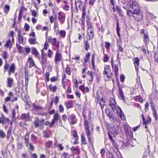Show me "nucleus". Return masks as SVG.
Segmentation results:
<instances>
[{"label":"nucleus","instance_id":"nucleus-13","mask_svg":"<svg viewBox=\"0 0 158 158\" xmlns=\"http://www.w3.org/2000/svg\"><path fill=\"white\" fill-rule=\"evenodd\" d=\"M15 69V67L14 64L12 63L8 71L9 74L10 75L11 73L14 74Z\"/></svg>","mask_w":158,"mask_h":158},{"label":"nucleus","instance_id":"nucleus-39","mask_svg":"<svg viewBox=\"0 0 158 158\" xmlns=\"http://www.w3.org/2000/svg\"><path fill=\"white\" fill-rule=\"evenodd\" d=\"M54 23L53 28L55 31L56 29H58L59 27V23L57 21H55Z\"/></svg>","mask_w":158,"mask_h":158},{"label":"nucleus","instance_id":"nucleus-55","mask_svg":"<svg viewBox=\"0 0 158 158\" xmlns=\"http://www.w3.org/2000/svg\"><path fill=\"white\" fill-rule=\"evenodd\" d=\"M50 75V73L48 72L46 73L45 74V76L46 79V81H48L49 80V76Z\"/></svg>","mask_w":158,"mask_h":158},{"label":"nucleus","instance_id":"nucleus-50","mask_svg":"<svg viewBox=\"0 0 158 158\" xmlns=\"http://www.w3.org/2000/svg\"><path fill=\"white\" fill-rule=\"evenodd\" d=\"M101 101H102V102H100L99 103V104H100L101 109L102 110L103 109V107L104 106V105H105V104H104V102L103 101V98H102L101 99Z\"/></svg>","mask_w":158,"mask_h":158},{"label":"nucleus","instance_id":"nucleus-24","mask_svg":"<svg viewBox=\"0 0 158 158\" xmlns=\"http://www.w3.org/2000/svg\"><path fill=\"white\" fill-rule=\"evenodd\" d=\"M12 126H10L7 131V139H9L10 138V137L12 131Z\"/></svg>","mask_w":158,"mask_h":158},{"label":"nucleus","instance_id":"nucleus-46","mask_svg":"<svg viewBox=\"0 0 158 158\" xmlns=\"http://www.w3.org/2000/svg\"><path fill=\"white\" fill-rule=\"evenodd\" d=\"M72 134L76 140L78 139V137L77 135V132L75 131H73V132Z\"/></svg>","mask_w":158,"mask_h":158},{"label":"nucleus","instance_id":"nucleus-1","mask_svg":"<svg viewBox=\"0 0 158 158\" xmlns=\"http://www.w3.org/2000/svg\"><path fill=\"white\" fill-rule=\"evenodd\" d=\"M84 124L88 139L90 142L91 140L90 136L92 135L93 132V125L91 122L88 121L86 119L85 120Z\"/></svg>","mask_w":158,"mask_h":158},{"label":"nucleus","instance_id":"nucleus-44","mask_svg":"<svg viewBox=\"0 0 158 158\" xmlns=\"http://www.w3.org/2000/svg\"><path fill=\"white\" fill-rule=\"evenodd\" d=\"M115 104H116V102L114 99H113L110 100V102L109 104V106L110 107Z\"/></svg>","mask_w":158,"mask_h":158},{"label":"nucleus","instance_id":"nucleus-47","mask_svg":"<svg viewBox=\"0 0 158 158\" xmlns=\"http://www.w3.org/2000/svg\"><path fill=\"white\" fill-rule=\"evenodd\" d=\"M21 97L24 101H25L27 100V96L26 94H25L24 95H23V94H22Z\"/></svg>","mask_w":158,"mask_h":158},{"label":"nucleus","instance_id":"nucleus-37","mask_svg":"<svg viewBox=\"0 0 158 158\" xmlns=\"http://www.w3.org/2000/svg\"><path fill=\"white\" fill-rule=\"evenodd\" d=\"M2 57L6 61L7 58H8V53L6 51L4 52L2 54Z\"/></svg>","mask_w":158,"mask_h":158},{"label":"nucleus","instance_id":"nucleus-53","mask_svg":"<svg viewBox=\"0 0 158 158\" xmlns=\"http://www.w3.org/2000/svg\"><path fill=\"white\" fill-rule=\"evenodd\" d=\"M48 46V43L47 41H46L44 45V49L45 50H47Z\"/></svg>","mask_w":158,"mask_h":158},{"label":"nucleus","instance_id":"nucleus-12","mask_svg":"<svg viewBox=\"0 0 158 158\" xmlns=\"http://www.w3.org/2000/svg\"><path fill=\"white\" fill-rule=\"evenodd\" d=\"M28 62L29 63V68H31L33 67H35L37 68V66L35 65V62L31 58H29L28 60Z\"/></svg>","mask_w":158,"mask_h":158},{"label":"nucleus","instance_id":"nucleus-23","mask_svg":"<svg viewBox=\"0 0 158 158\" xmlns=\"http://www.w3.org/2000/svg\"><path fill=\"white\" fill-rule=\"evenodd\" d=\"M16 47L18 49L19 52L23 53L24 51L25 48L21 46L18 44H16Z\"/></svg>","mask_w":158,"mask_h":158},{"label":"nucleus","instance_id":"nucleus-48","mask_svg":"<svg viewBox=\"0 0 158 158\" xmlns=\"http://www.w3.org/2000/svg\"><path fill=\"white\" fill-rule=\"evenodd\" d=\"M111 108L114 111L116 110V112L118 108H120L118 106H116V104L111 106Z\"/></svg>","mask_w":158,"mask_h":158},{"label":"nucleus","instance_id":"nucleus-14","mask_svg":"<svg viewBox=\"0 0 158 158\" xmlns=\"http://www.w3.org/2000/svg\"><path fill=\"white\" fill-rule=\"evenodd\" d=\"M79 87L80 89L84 93H88L89 91V88L88 87H85L84 85H80Z\"/></svg>","mask_w":158,"mask_h":158},{"label":"nucleus","instance_id":"nucleus-3","mask_svg":"<svg viewBox=\"0 0 158 158\" xmlns=\"http://www.w3.org/2000/svg\"><path fill=\"white\" fill-rule=\"evenodd\" d=\"M131 15H133L132 16L138 21H139L143 17L141 12L138 9L135 8L133 11L130 13V16Z\"/></svg>","mask_w":158,"mask_h":158},{"label":"nucleus","instance_id":"nucleus-17","mask_svg":"<svg viewBox=\"0 0 158 158\" xmlns=\"http://www.w3.org/2000/svg\"><path fill=\"white\" fill-rule=\"evenodd\" d=\"M56 33V35L59 34L63 37H64L66 34L65 31L64 30H60L59 32L58 30H57Z\"/></svg>","mask_w":158,"mask_h":158},{"label":"nucleus","instance_id":"nucleus-59","mask_svg":"<svg viewBox=\"0 0 158 158\" xmlns=\"http://www.w3.org/2000/svg\"><path fill=\"white\" fill-rule=\"evenodd\" d=\"M125 78V77L124 75H120V81L121 82H123L124 81Z\"/></svg>","mask_w":158,"mask_h":158},{"label":"nucleus","instance_id":"nucleus-49","mask_svg":"<svg viewBox=\"0 0 158 158\" xmlns=\"http://www.w3.org/2000/svg\"><path fill=\"white\" fill-rule=\"evenodd\" d=\"M44 125L46 126H49L50 128L52 127L54 125H51V123H50L48 121H46L44 123Z\"/></svg>","mask_w":158,"mask_h":158},{"label":"nucleus","instance_id":"nucleus-19","mask_svg":"<svg viewBox=\"0 0 158 158\" xmlns=\"http://www.w3.org/2000/svg\"><path fill=\"white\" fill-rule=\"evenodd\" d=\"M94 29L87 30L88 35L89 37V39H91L93 37L94 34L93 33Z\"/></svg>","mask_w":158,"mask_h":158},{"label":"nucleus","instance_id":"nucleus-28","mask_svg":"<svg viewBox=\"0 0 158 158\" xmlns=\"http://www.w3.org/2000/svg\"><path fill=\"white\" fill-rule=\"evenodd\" d=\"M28 73L27 72H25V84L27 86L28 82L29 81V78L28 77Z\"/></svg>","mask_w":158,"mask_h":158},{"label":"nucleus","instance_id":"nucleus-45","mask_svg":"<svg viewBox=\"0 0 158 158\" xmlns=\"http://www.w3.org/2000/svg\"><path fill=\"white\" fill-rule=\"evenodd\" d=\"M6 136V135L5 132L2 130H0V137L3 138Z\"/></svg>","mask_w":158,"mask_h":158},{"label":"nucleus","instance_id":"nucleus-31","mask_svg":"<svg viewBox=\"0 0 158 158\" xmlns=\"http://www.w3.org/2000/svg\"><path fill=\"white\" fill-rule=\"evenodd\" d=\"M87 30H89L93 29L92 26V23L91 22L87 20L86 22Z\"/></svg>","mask_w":158,"mask_h":158},{"label":"nucleus","instance_id":"nucleus-54","mask_svg":"<svg viewBox=\"0 0 158 158\" xmlns=\"http://www.w3.org/2000/svg\"><path fill=\"white\" fill-rule=\"evenodd\" d=\"M95 59V56L94 55H93L92 56V64L94 68L95 67L94 60Z\"/></svg>","mask_w":158,"mask_h":158},{"label":"nucleus","instance_id":"nucleus-16","mask_svg":"<svg viewBox=\"0 0 158 158\" xmlns=\"http://www.w3.org/2000/svg\"><path fill=\"white\" fill-rule=\"evenodd\" d=\"M8 86L9 87H11L14 84V81L11 78L8 77L7 78Z\"/></svg>","mask_w":158,"mask_h":158},{"label":"nucleus","instance_id":"nucleus-26","mask_svg":"<svg viewBox=\"0 0 158 158\" xmlns=\"http://www.w3.org/2000/svg\"><path fill=\"white\" fill-rule=\"evenodd\" d=\"M5 46L7 48H9L10 49L12 47V44L11 43V40L10 39H9L6 42V43L5 45Z\"/></svg>","mask_w":158,"mask_h":158},{"label":"nucleus","instance_id":"nucleus-27","mask_svg":"<svg viewBox=\"0 0 158 158\" xmlns=\"http://www.w3.org/2000/svg\"><path fill=\"white\" fill-rule=\"evenodd\" d=\"M28 41L31 44H35L38 43L36 41L35 39L34 38H30L28 39Z\"/></svg>","mask_w":158,"mask_h":158},{"label":"nucleus","instance_id":"nucleus-52","mask_svg":"<svg viewBox=\"0 0 158 158\" xmlns=\"http://www.w3.org/2000/svg\"><path fill=\"white\" fill-rule=\"evenodd\" d=\"M85 49L87 51L89 48V44L87 41H85Z\"/></svg>","mask_w":158,"mask_h":158},{"label":"nucleus","instance_id":"nucleus-40","mask_svg":"<svg viewBox=\"0 0 158 158\" xmlns=\"http://www.w3.org/2000/svg\"><path fill=\"white\" fill-rule=\"evenodd\" d=\"M49 88L51 91H52L53 92H55L57 89V88L56 86H52L51 85H49Z\"/></svg>","mask_w":158,"mask_h":158},{"label":"nucleus","instance_id":"nucleus-42","mask_svg":"<svg viewBox=\"0 0 158 158\" xmlns=\"http://www.w3.org/2000/svg\"><path fill=\"white\" fill-rule=\"evenodd\" d=\"M66 72L67 74L70 75L71 74V71L69 65L67 64L66 69Z\"/></svg>","mask_w":158,"mask_h":158},{"label":"nucleus","instance_id":"nucleus-32","mask_svg":"<svg viewBox=\"0 0 158 158\" xmlns=\"http://www.w3.org/2000/svg\"><path fill=\"white\" fill-rule=\"evenodd\" d=\"M6 118L4 115H2L0 118V123H2L3 124H5L6 123Z\"/></svg>","mask_w":158,"mask_h":158},{"label":"nucleus","instance_id":"nucleus-43","mask_svg":"<svg viewBox=\"0 0 158 158\" xmlns=\"http://www.w3.org/2000/svg\"><path fill=\"white\" fill-rule=\"evenodd\" d=\"M81 141L83 144H87V143L86 142V139L83 135H81Z\"/></svg>","mask_w":158,"mask_h":158},{"label":"nucleus","instance_id":"nucleus-8","mask_svg":"<svg viewBox=\"0 0 158 158\" xmlns=\"http://www.w3.org/2000/svg\"><path fill=\"white\" fill-rule=\"evenodd\" d=\"M117 113L120 116L122 120H124L126 119L125 116L120 108H118Z\"/></svg>","mask_w":158,"mask_h":158},{"label":"nucleus","instance_id":"nucleus-64","mask_svg":"<svg viewBox=\"0 0 158 158\" xmlns=\"http://www.w3.org/2000/svg\"><path fill=\"white\" fill-rule=\"evenodd\" d=\"M3 109L5 113H8V110L7 108V107H6V106L5 105H4L3 106Z\"/></svg>","mask_w":158,"mask_h":158},{"label":"nucleus","instance_id":"nucleus-7","mask_svg":"<svg viewBox=\"0 0 158 158\" xmlns=\"http://www.w3.org/2000/svg\"><path fill=\"white\" fill-rule=\"evenodd\" d=\"M133 62L135 65V70L137 72V74L139 73V59L138 57H135L133 59Z\"/></svg>","mask_w":158,"mask_h":158},{"label":"nucleus","instance_id":"nucleus-62","mask_svg":"<svg viewBox=\"0 0 158 158\" xmlns=\"http://www.w3.org/2000/svg\"><path fill=\"white\" fill-rule=\"evenodd\" d=\"M149 103L148 102H147L145 104V111L147 112L148 110V107H149Z\"/></svg>","mask_w":158,"mask_h":158},{"label":"nucleus","instance_id":"nucleus-63","mask_svg":"<svg viewBox=\"0 0 158 158\" xmlns=\"http://www.w3.org/2000/svg\"><path fill=\"white\" fill-rule=\"evenodd\" d=\"M62 120L64 121H65L67 120V116L65 115H63L62 116Z\"/></svg>","mask_w":158,"mask_h":158},{"label":"nucleus","instance_id":"nucleus-29","mask_svg":"<svg viewBox=\"0 0 158 158\" xmlns=\"http://www.w3.org/2000/svg\"><path fill=\"white\" fill-rule=\"evenodd\" d=\"M102 49L103 50V53L104 54L103 56V61L106 62L108 61V59L110 58V57L106 54H104V50L103 48Z\"/></svg>","mask_w":158,"mask_h":158},{"label":"nucleus","instance_id":"nucleus-5","mask_svg":"<svg viewBox=\"0 0 158 158\" xmlns=\"http://www.w3.org/2000/svg\"><path fill=\"white\" fill-rule=\"evenodd\" d=\"M44 120V119H40L38 117H35L34 122V127L36 128H37L40 127L43 128Z\"/></svg>","mask_w":158,"mask_h":158},{"label":"nucleus","instance_id":"nucleus-10","mask_svg":"<svg viewBox=\"0 0 158 158\" xmlns=\"http://www.w3.org/2000/svg\"><path fill=\"white\" fill-rule=\"evenodd\" d=\"M59 119V114L58 113H55L53 116V118L51 122V125H54L56 123Z\"/></svg>","mask_w":158,"mask_h":158},{"label":"nucleus","instance_id":"nucleus-56","mask_svg":"<svg viewBox=\"0 0 158 158\" xmlns=\"http://www.w3.org/2000/svg\"><path fill=\"white\" fill-rule=\"evenodd\" d=\"M68 155V153H64L62 154L61 158H67Z\"/></svg>","mask_w":158,"mask_h":158},{"label":"nucleus","instance_id":"nucleus-2","mask_svg":"<svg viewBox=\"0 0 158 158\" xmlns=\"http://www.w3.org/2000/svg\"><path fill=\"white\" fill-rule=\"evenodd\" d=\"M103 74L105 80L108 81L109 80H112L113 82H114V79L112 77L113 73L109 65H106L105 66Z\"/></svg>","mask_w":158,"mask_h":158},{"label":"nucleus","instance_id":"nucleus-6","mask_svg":"<svg viewBox=\"0 0 158 158\" xmlns=\"http://www.w3.org/2000/svg\"><path fill=\"white\" fill-rule=\"evenodd\" d=\"M58 18L59 21L61 24H63L65 19V17L64 14L62 12H60L58 13Z\"/></svg>","mask_w":158,"mask_h":158},{"label":"nucleus","instance_id":"nucleus-21","mask_svg":"<svg viewBox=\"0 0 158 158\" xmlns=\"http://www.w3.org/2000/svg\"><path fill=\"white\" fill-rule=\"evenodd\" d=\"M59 100V98L57 96L55 98H54L53 99H52L51 103L50 105L51 106H52L53 102H54L55 104L56 105L57 104L58 101Z\"/></svg>","mask_w":158,"mask_h":158},{"label":"nucleus","instance_id":"nucleus-9","mask_svg":"<svg viewBox=\"0 0 158 158\" xmlns=\"http://www.w3.org/2000/svg\"><path fill=\"white\" fill-rule=\"evenodd\" d=\"M69 122L71 123L72 124H74L76 123V120L75 116L73 114L69 116Z\"/></svg>","mask_w":158,"mask_h":158},{"label":"nucleus","instance_id":"nucleus-57","mask_svg":"<svg viewBox=\"0 0 158 158\" xmlns=\"http://www.w3.org/2000/svg\"><path fill=\"white\" fill-rule=\"evenodd\" d=\"M59 109L60 111L61 112H63L64 111V108L63 106L60 105L59 106Z\"/></svg>","mask_w":158,"mask_h":158},{"label":"nucleus","instance_id":"nucleus-18","mask_svg":"<svg viewBox=\"0 0 158 158\" xmlns=\"http://www.w3.org/2000/svg\"><path fill=\"white\" fill-rule=\"evenodd\" d=\"M149 37L148 34H145L144 35L143 42L146 44H148L149 42Z\"/></svg>","mask_w":158,"mask_h":158},{"label":"nucleus","instance_id":"nucleus-51","mask_svg":"<svg viewBox=\"0 0 158 158\" xmlns=\"http://www.w3.org/2000/svg\"><path fill=\"white\" fill-rule=\"evenodd\" d=\"M52 142L51 141H49L46 142L45 143V146L47 148H48L52 144Z\"/></svg>","mask_w":158,"mask_h":158},{"label":"nucleus","instance_id":"nucleus-35","mask_svg":"<svg viewBox=\"0 0 158 158\" xmlns=\"http://www.w3.org/2000/svg\"><path fill=\"white\" fill-rule=\"evenodd\" d=\"M135 100L142 103L143 102L142 98L139 96H137L135 98Z\"/></svg>","mask_w":158,"mask_h":158},{"label":"nucleus","instance_id":"nucleus-20","mask_svg":"<svg viewBox=\"0 0 158 158\" xmlns=\"http://www.w3.org/2000/svg\"><path fill=\"white\" fill-rule=\"evenodd\" d=\"M90 56V54L89 52H88L86 54L85 58H84V65H85V64L89 61Z\"/></svg>","mask_w":158,"mask_h":158},{"label":"nucleus","instance_id":"nucleus-4","mask_svg":"<svg viewBox=\"0 0 158 158\" xmlns=\"http://www.w3.org/2000/svg\"><path fill=\"white\" fill-rule=\"evenodd\" d=\"M128 6L129 8V10L128 11L127 10V15L130 16V13L133 11L134 9H138L139 5L135 1H130L128 3Z\"/></svg>","mask_w":158,"mask_h":158},{"label":"nucleus","instance_id":"nucleus-33","mask_svg":"<svg viewBox=\"0 0 158 158\" xmlns=\"http://www.w3.org/2000/svg\"><path fill=\"white\" fill-rule=\"evenodd\" d=\"M32 53L33 54L35 55L36 57H37L38 56L39 54L36 49L34 48H32Z\"/></svg>","mask_w":158,"mask_h":158},{"label":"nucleus","instance_id":"nucleus-34","mask_svg":"<svg viewBox=\"0 0 158 158\" xmlns=\"http://www.w3.org/2000/svg\"><path fill=\"white\" fill-rule=\"evenodd\" d=\"M73 105V102L69 101L66 103V107L67 109H69L71 108Z\"/></svg>","mask_w":158,"mask_h":158},{"label":"nucleus","instance_id":"nucleus-36","mask_svg":"<svg viewBox=\"0 0 158 158\" xmlns=\"http://www.w3.org/2000/svg\"><path fill=\"white\" fill-rule=\"evenodd\" d=\"M50 22L51 23H54L55 21H57L56 17L54 18L53 16H51L49 17Z\"/></svg>","mask_w":158,"mask_h":158},{"label":"nucleus","instance_id":"nucleus-15","mask_svg":"<svg viewBox=\"0 0 158 158\" xmlns=\"http://www.w3.org/2000/svg\"><path fill=\"white\" fill-rule=\"evenodd\" d=\"M61 54L58 51L57 52L55 57V62L56 63L59 61H60L61 60Z\"/></svg>","mask_w":158,"mask_h":158},{"label":"nucleus","instance_id":"nucleus-22","mask_svg":"<svg viewBox=\"0 0 158 158\" xmlns=\"http://www.w3.org/2000/svg\"><path fill=\"white\" fill-rule=\"evenodd\" d=\"M118 89L119 94L122 98V99L125 102V99L124 95L122 89H121L120 88H119Z\"/></svg>","mask_w":158,"mask_h":158},{"label":"nucleus","instance_id":"nucleus-11","mask_svg":"<svg viewBox=\"0 0 158 158\" xmlns=\"http://www.w3.org/2000/svg\"><path fill=\"white\" fill-rule=\"evenodd\" d=\"M111 65L114 71L116 76H117L118 74V65L117 64H114V62L113 60H112L111 62Z\"/></svg>","mask_w":158,"mask_h":158},{"label":"nucleus","instance_id":"nucleus-25","mask_svg":"<svg viewBox=\"0 0 158 158\" xmlns=\"http://www.w3.org/2000/svg\"><path fill=\"white\" fill-rule=\"evenodd\" d=\"M18 39L19 44H22L23 42V37L20 33L18 34Z\"/></svg>","mask_w":158,"mask_h":158},{"label":"nucleus","instance_id":"nucleus-61","mask_svg":"<svg viewBox=\"0 0 158 158\" xmlns=\"http://www.w3.org/2000/svg\"><path fill=\"white\" fill-rule=\"evenodd\" d=\"M24 27H25L26 31H27L29 30V28H30V26L28 24L26 23L25 24Z\"/></svg>","mask_w":158,"mask_h":158},{"label":"nucleus","instance_id":"nucleus-38","mask_svg":"<svg viewBox=\"0 0 158 158\" xmlns=\"http://www.w3.org/2000/svg\"><path fill=\"white\" fill-rule=\"evenodd\" d=\"M9 67V65L7 63V61H6L4 68V72H5L7 71Z\"/></svg>","mask_w":158,"mask_h":158},{"label":"nucleus","instance_id":"nucleus-60","mask_svg":"<svg viewBox=\"0 0 158 158\" xmlns=\"http://www.w3.org/2000/svg\"><path fill=\"white\" fill-rule=\"evenodd\" d=\"M43 136L44 137H46L47 138H49V137L48 133L46 131H44V132Z\"/></svg>","mask_w":158,"mask_h":158},{"label":"nucleus","instance_id":"nucleus-41","mask_svg":"<svg viewBox=\"0 0 158 158\" xmlns=\"http://www.w3.org/2000/svg\"><path fill=\"white\" fill-rule=\"evenodd\" d=\"M152 110L153 111V114L154 116L156 118H157V112L155 107H152Z\"/></svg>","mask_w":158,"mask_h":158},{"label":"nucleus","instance_id":"nucleus-30","mask_svg":"<svg viewBox=\"0 0 158 158\" xmlns=\"http://www.w3.org/2000/svg\"><path fill=\"white\" fill-rule=\"evenodd\" d=\"M21 118L26 120L27 119H29V113L27 114H23L21 116Z\"/></svg>","mask_w":158,"mask_h":158},{"label":"nucleus","instance_id":"nucleus-58","mask_svg":"<svg viewBox=\"0 0 158 158\" xmlns=\"http://www.w3.org/2000/svg\"><path fill=\"white\" fill-rule=\"evenodd\" d=\"M31 138L33 141H35L37 139V137L33 134H32L31 135Z\"/></svg>","mask_w":158,"mask_h":158}]
</instances>
